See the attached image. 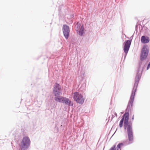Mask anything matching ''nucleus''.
Here are the masks:
<instances>
[{
  "instance_id": "nucleus-1",
  "label": "nucleus",
  "mask_w": 150,
  "mask_h": 150,
  "mask_svg": "<svg viewBox=\"0 0 150 150\" xmlns=\"http://www.w3.org/2000/svg\"><path fill=\"white\" fill-rule=\"evenodd\" d=\"M148 47L144 46L142 48L140 55V59L139 62V67L135 78V82L132 92L131 99L132 100L137 91L139 81L141 78L143 70L146 66L148 61L146 60L149 53Z\"/></svg>"
},
{
  "instance_id": "nucleus-2",
  "label": "nucleus",
  "mask_w": 150,
  "mask_h": 150,
  "mask_svg": "<svg viewBox=\"0 0 150 150\" xmlns=\"http://www.w3.org/2000/svg\"><path fill=\"white\" fill-rule=\"evenodd\" d=\"M132 94H131L129 101L128 102L127 107L126 109V111L124 115L125 120L124 119V129H126L127 128L128 137H129V139L130 140L132 138L133 130L131 123H128L129 119V111L132 109L133 105V103L134 99V96L133 99L132 100L131 99Z\"/></svg>"
},
{
  "instance_id": "nucleus-3",
  "label": "nucleus",
  "mask_w": 150,
  "mask_h": 150,
  "mask_svg": "<svg viewBox=\"0 0 150 150\" xmlns=\"http://www.w3.org/2000/svg\"><path fill=\"white\" fill-rule=\"evenodd\" d=\"M30 141L28 137H23L21 142V150H26L29 147Z\"/></svg>"
},
{
  "instance_id": "nucleus-4",
  "label": "nucleus",
  "mask_w": 150,
  "mask_h": 150,
  "mask_svg": "<svg viewBox=\"0 0 150 150\" xmlns=\"http://www.w3.org/2000/svg\"><path fill=\"white\" fill-rule=\"evenodd\" d=\"M73 98L77 103L80 104H83L84 102L83 96L79 92H76L74 93Z\"/></svg>"
},
{
  "instance_id": "nucleus-5",
  "label": "nucleus",
  "mask_w": 150,
  "mask_h": 150,
  "mask_svg": "<svg viewBox=\"0 0 150 150\" xmlns=\"http://www.w3.org/2000/svg\"><path fill=\"white\" fill-rule=\"evenodd\" d=\"M132 40H126L124 44V46L123 49L125 52L124 59H125L129 51L131 43Z\"/></svg>"
},
{
  "instance_id": "nucleus-6",
  "label": "nucleus",
  "mask_w": 150,
  "mask_h": 150,
  "mask_svg": "<svg viewBox=\"0 0 150 150\" xmlns=\"http://www.w3.org/2000/svg\"><path fill=\"white\" fill-rule=\"evenodd\" d=\"M53 93L55 96L60 95L61 94V87L57 83H56L54 86Z\"/></svg>"
},
{
  "instance_id": "nucleus-7",
  "label": "nucleus",
  "mask_w": 150,
  "mask_h": 150,
  "mask_svg": "<svg viewBox=\"0 0 150 150\" xmlns=\"http://www.w3.org/2000/svg\"><path fill=\"white\" fill-rule=\"evenodd\" d=\"M62 31L65 38L67 39L69 37L70 33L69 28L67 25H64L62 27Z\"/></svg>"
},
{
  "instance_id": "nucleus-8",
  "label": "nucleus",
  "mask_w": 150,
  "mask_h": 150,
  "mask_svg": "<svg viewBox=\"0 0 150 150\" xmlns=\"http://www.w3.org/2000/svg\"><path fill=\"white\" fill-rule=\"evenodd\" d=\"M62 103H64L69 106H72L73 105V104L72 103L71 101L69 98L64 97L63 99H62Z\"/></svg>"
},
{
  "instance_id": "nucleus-9",
  "label": "nucleus",
  "mask_w": 150,
  "mask_h": 150,
  "mask_svg": "<svg viewBox=\"0 0 150 150\" xmlns=\"http://www.w3.org/2000/svg\"><path fill=\"white\" fill-rule=\"evenodd\" d=\"M149 38L147 36H142L141 38V42L144 44H146L148 43L149 41Z\"/></svg>"
},
{
  "instance_id": "nucleus-10",
  "label": "nucleus",
  "mask_w": 150,
  "mask_h": 150,
  "mask_svg": "<svg viewBox=\"0 0 150 150\" xmlns=\"http://www.w3.org/2000/svg\"><path fill=\"white\" fill-rule=\"evenodd\" d=\"M133 138V133L132 138L130 140L129 139V137H128L129 141L127 140H126L123 142L122 143H123V144H124V145H129L132 143Z\"/></svg>"
},
{
  "instance_id": "nucleus-11",
  "label": "nucleus",
  "mask_w": 150,
  "mask_h": 150,
  "mask_svg": "<svg viewBox=\"0 0 150 150\" xmlns=\"http://www.w3.org/2000/svg\"><path fill=\"white\" fill-rule=\"evenodd\" d=\"M64 97L60 96V95H57V96H55L54 98V100L57 102L59 103H62V99Z\"/></svg>"
},
{
  "instance_id": "nucleus-12",
  "label": "nucleus",
  "mask_w": 150,
  "mask_h": 150,
  "mask_svg": "<svg viewBox=\"0 0 150 150\" xmlns=\"http://www.w3.org/2000/svg\"><path fill=\"white\" fill-rule=\"evenodd\" d=\"M124 146L123 143H119L117 146L116 150H121V148Z\"/></svg>"
},
{
  "instance_id": "nucleus-13",
  "label": "nucleus",
  "mask_w": 150,
  "mask_h": 150,
  "mask_svg": "<svg viewBox=\"0 0 150 150\" xmlns=\"http://www.w3.org/2000/svg\"><path fill=\"white\" fill-rule=\"evenodd\" d=\"M84 29L83 26V25H82L81 26V27L80 28V29L79 30V34L80 35V36L83 35L84 33Z\"/></svg>"
},
{
  "instance_id": "nucleus-14",
  "label": "nucleus",
  "mask_w": 150,
  "mask_h": 150,
  "mask_svg": "<svg viewBox=\"0 0 150 150\" xmlns=\"http://www.w3.org/2000/svg\"><path fill=\"white\" fill-rule=\"evenodd\" d=\"M124 119V115L122 116V118L121 120L120 123H119V126L120 128H121L122 126L123 125V123Z\"/></svg>"
},
{
  "instance_id": "nucleus-15",
  "label": "nucleus",
  "mask_w": 150,
  "mask_h": 150,
  "mask_svg": "<svg viewBox=\"0 0 150 150\" xmlns=\"http://www.w3.org/2000/svg\"><path fill=\"white\" fill-rule=\"evenodd\" d=\"M114 115H112V117L110 121H111L112 120V119L114 117H115V116H117V113L115 112H114Z\"/></svg>"
},
{
  "instance_id": "nucleus-16",
  "label": "nucleus",
  "mask_w": 150,
  "mask_h": 150,
  "mask_svg": "<svg viewBox=\"0 0 150 150\" xmlns=\"http://www.w3.org/2000/svg\"><path fill=\"white\" fill-rule=\"evenodd\" d=\"M115 147V145H114L112 147H111L109 150H116Z\"/></svg>"
},
{
  "instance_id": "nucleus-17",
  "label": "nucleus",
  "mask_w": 150,
  "mask_h": 150,
  "mask_svg": "<svg viewBox=\"0 0 150 150\" xmlns=\"http://www.w3.org/2000/svg\"><path fill=\"white\" fill-rule=\"evenodd\" d=\"M150 68V62L148 64L147 68H146V70H148L149 68Z\"/></svg>"
},
{
  "instance_id": "nucleus-18",
  "label": "nucleus",
  "mask_w": 150,
  "mask_h": 150,
  "mask_svg": "<svg viewBox=\"0 0 150 150\" xmlns=\"http://www.w3.org/2000/svg\"><path fill=\"white\" fill-rule=\"evenodd\" d=\"M134 119V115H133V116H132V120H133Z\"/></svg>"
},
{
  "instance_id": "nucleus-19",
  "label": "nucleus",
  "mask_w": 150,
  "mask_h": 150,
  "mask_svg": "<svg viewBox=\"0 0 150 150\" xmlns=\"http://www.w3.org/2000/svg\"><path fill=\"white\" fill-rule=\"evenodd\" d=\"M12 148H13V146H12Z\"/></svg>"
},
{
  "instance_id": "nucleus-20",
  "label": "nucleus",
  "mask_w": 150,
  "mask_h": 150,
  "mask_svg": "<svg viewBox=\"0 0 150 150\" xmlns=\"http://www.w3.org/2000/svg\"><path fill=\"white\" fill-rule=\"evenodd\" d=\"M55 106H54V107H53V108H55Z\"/></svg>"
},
{
  "instance_id": "nucleus-21",
  "label": "nucleus",
  "mask_w": 150,
  "mask_h": 150,
  "mask_svg": "<svg viewBox=\"0 0 150 150\" xmlns=\"http://www.w3.org/2000/svg\"><path fill=\"white\" fill-rule=\"evenodd\" d=\"M137 27V25H136V27Z\"/></svg>"
},
{
  "instance_id": "nucleus-22",
  "label": "nucleus",
  "mask_w": 150,
  "mask_h": 150,
  "mask_svg": "<svg viewBox=\"0 0 150 150\" xmlns=\"http://www.w3.org/2000/svg\"><path fill=\"white\" fill-rule=\"evenodd\" d=\"M110 117H109V118L110 119Z\"/></svg>"
}]
</instances>
